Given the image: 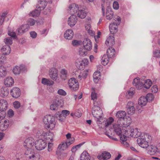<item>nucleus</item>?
<instances>
[{"label": "nucleus", "mask_w": 160, "mask_h": 160, "mask_svg": "<svg viewBox=\"0 0 160 160\" xmlns=\"http://www.w3.org/2000/svg\"><path fill=\"white\" fill-rule=\"evenodd\" d=\"M113 8L116 10H117L119 8V4L117 1H115L114 2L113 4Z\"/></svg>", "instance_id": "680f3d73"}, {"label": "nucleus", "mask_w": 160, "mask_h": 160, "mask_svg": "<svg viewBox=\"0 0 160 160\" xmlns=\"http://www.w3.org/2000/svg\"><path fill=\"white\" fill-rule=\"evenodd\" d=\"M69 111L67 110H63L61 112L62 116L65 118L66 116L69 114Z\"/></svg>", "instance_id": "864d4df0"}, {"label": "nucleus", "mask_w": 160, "mask_h": 160, "mask_svg": "<svg viewBox=\"0 0 160 160\" xmlns=\"http://www.w3.org/2000/svg\"><path fill=\"white\" fill-rule=\"evenodd\" d=\"M79 10V7L78 5L72 3L68 7V12L71 15H74Z\"/></svg>", "instance_id": "1a4fd4ad"}, {"label": "nucleus", "mask_w": 160, "mask_h": 160, "mask_svg": "<svg viewBox=\"0 0 160 160\" xmlns=\"http://www.w3.org/2000/svg\"><path fill=\"white\" fill-rule=\"evenodd\" d=\"M126 111L127 113L129 115L133 114L135 112V104L132 102H129L126 105Z\"/></svg>", "instance_id": "6e6552de"}, {"label": "nucleus", "mask_w": 160, "mask_h": 160, "mask_svg": "<svg viewBox=\"0 0 160 160\" xmlns=\"http://www.w3.org/2000/svg\"><path fill=\"white\" fill-rule=\"evenodd\" d=\"M35 140L32 137H29L27 138L25 141L23 146L26 148L34 149V145L35 144Z\"/></svg>", "instance_id": "0eeeda50"}, {"label": "nucleus", "mask_w": 160, "mask_h": 160, "mask_svg": "<svg viewBox=\"0 0 160 160\" xmlns=\"http://www.w3.org/2000/svg\"><path fill=\"white\" fill-rule=\"evenodd\" d=\"M86 15V13L82 10H79L78 12L77 16L78 17L81 19L84 18Z\"/></svg>", "instance_id": "c9c22d12"}, {"label": "nucleus", "mask_w": 160, "mask_h": 160, "mask_svg": "<svg viewBox=\"0 0 160 160\" xmlns=\"http://www.w3.org/2000/svg\"><path fill=\"white\" fill-rule=\"evenodd\" d=\"M88 61L86 59L81 60L80 61L78 62L77 60L76 62V66L77 67L81 70H83L86 65L87 64Z\"/></svg>", "instance_id": "2eb2a0df"}, {"label": "nucleus", "mask_w": 160, "mask_h": 160, "mask_svg": "<svg viewBox=\"0 0 160 160\" xmlns=\"http://www.w3.org/2000/svg\"><path fill=\"white\" fill-rule=\"evenodd\" d=\"M93 78L94 79L99 80L101 79L100 72L99 71H96L93 74Z\"/></svg>", "instance_id": "ea45409f"}, {"label": "nucleus", "mask_w": 160, "mask_h": 160, "mask_svg": "<svg viewBox=\"0 0 160 160\" xmlns=\"http://www.w3.org/2000/svg\"><path fill=\"white\" fill-rule=\"evenodd\" d=\"M42 83L44 85H52L54 82L53 81H42Z\"/></svg>", "instance_id": "8fccbe9b"}, {"label": "nucleus", "mask_w": 160, "mask_h": 160, "mask_svg": "<svg viewBox=\"0 0 160 160\" xmlns=\"http://www.w3.org/2000/svg\"><path fill=\"white\" fill-rule=\"evenodd\" d=\"M10 93L13 98H17L20 95V90L18 88H13L11 90Z\"/></svg>", "instance_id": "f8f14e48"}, {"label": "nucleus", "mask_w": 160, "mask_h": 160, "mask_svg": "<svg viewBox=\"0 0 160 160\" xmlns=\"http://www.w3.org/2000/svg\"><path fill=\"white\" fill-rule=\"evenodd\" d=\"M30 28L28 24H24L18 28L16 30V33L18 35L28 31Z\"/></svg>", "instance_id": "9d476101"}, {"label": "nucleus", "mask_w": 160, "mask_h": 160, "mask_svg": "<svg viewBox=\"0 0 160 160\" xmlns=\"http://www.w3.org/2000/svg\"><path fill=\"white\" fill-rule=\"evenodd\" d=\"M58 93L59 94L62 96H65L66 95V92L62 89H59L58 91Z\"/></svg>", "instance_id": "6e6d98bb"}, {"label": "nucleus", "mask_w": 160, "mask_h": 160, "mask_svg": "<svg viewBox=\"0 0 160 160\" xmlns=\"http://www.w3.org/2000/svg\"><path fill=\"white\" fill-rule=\"evenodd\" d=\"M111 155L108 152L103 151L102 152L101 155L98 156V158L100 160H106L109 159L111 158Z\"/></svg>", "instance_id": "a211bd4d"}, {"label": "nucleus", "mask_w": 160, "mask_h": 160, "mask_svg": "<svg viewBox=\"0 0 160 160\" xmlns=\"http://www.w3.org/2000/svg\"><path fill=\"white\" fill-rule=\"evenodd\" d=\"M149 150L148 151L149 152V153L151 155H153L154 154L156 151H157V148L155 147H153L152 148V147H149Z\"/></svg>", "instance_id": "3c124183"}, {"label": "nucleus", "mask_w": 160, "mask_h": 160, "mask_svg": "<svg viewBox=\"0 0 160 160\" xmlns=\"http://www.w3.org/2000/svg\"><path fill=\"white\" fill-rule=\"evenodd\" d=\"M124 134L128 136H129L128 134H129L130 136L134 138H138L140 137V136L142 135L141 133L138 131L137 128H132L129 130H126Z\"/></svg>", "instance_id": "39448f33"}, {"label": "nucleus", "mask_w": 160, "mask_h": 160, "mask_svg": "<svg viewBox=\"0 0 160 160\" xmlns=\"http://www.w3.org/2000/svg\"><path fill=\"white\" fill-rule=\"evenodd\" d=\"M74 138H72L71 139H68L66 142L68 146H69L70 145L73 143L74 142Z\"/></svg>", "instance_id": "13d9d810"}, {"label": "nucleus", "mask_w": 160, "mask_h": 160, "mask_svg": "<svg viewBox=\"0 0 160 160\" xmlns=\"http://www.w3.org/2000/svg\"><path fill=\"white\" fill-rule=\"evenodd\" d=\"M132 122L131 119L129 117H126L124 118L118 120V124L121 127L126 128L129 126Z\"/></svg>", "instance_id": "20e7f679"}, {"label": "nucleus", "mask_w": 160, "mask_h": 160, "mask_svg": "<svg viewBox=\"0 0 160 160\" xmlns=\"http://www.w3.org/2000/svg\"><path fill=\"white\" fill-rule=\"evenodd\" d=\"M121 127L118 124H114L113 125V127L114 132L116 133L117 134L118 136L121 135L122 133V131L121 130V128H120Z\"/></svg>", "instance_id": "c756f323"}, {"label": "nucleus", "mask_w": 160, "mask_h": 160, "mask_svg": "<svg viewBox=\"0 0 160 160\" xmlns=\"http://www.w3.org/2000/svg\"><path fill=\"white\" fill-rule=\"evenodd\" d=\"M137 139V142L139 146L143 148H147L148 146V142H150L152 138L148 133L143 134Z\"/></svg>", "instance_id": "f257e3e1"}, {"label": "nucleus", "mask_w": 160, "mask_h": 160, "mask_svg": "<svg viewBox=\"0 0 160 160\" xmlns=\"http://www.w3.org/2000/svg\"><path fill=\"white\" fill-rule=\"evenodd\" d=\"M83 45L84 48L88 51H90L92 48V43L90 39L88 38H85L83 42Z\"/></svg>", "instance_id": "9b49d317"}, {"label": "nucleus", "mask_w": 160, "mask_h": 160, "mask_svg": "<svg viewBox=\"0 0 160 160\" xmlns=\"http://www.w3.org/2000/svg\"><path fill=\"white\" fill-rule=\"evenodd\" d=\"M26 148L27 149L25 151L24 154L26 157L28 158L29 160H31L35 154L34 152L32 150V149Z\"/></svg>", "instance_id": "f3484780"}, {"label": "nucleus", "mask_w": 160, "mask_h": 160, "mask_svg": "<svg viewBox=\"0 0 160 160\" xmlns=\"http://www.w3.org/2000/svg\"><path fill=\"white\" fill-rule=\"evenodd\" d=\"M90 156L87 152H83L80 156V160H90Z\"/></svg>", "instance_id": "473e14b6"}, {"label": "nucleus", "mask_w": 160, "mask_h": 160, "mask_svg": "<svg viewBox=\"0 0 160 160\" xmlns=\"http://www.w3.org/2000/svg\"><path fill=\"white\" fill-rule=\"evenodd\" d=\"M114 119L112 117H110L109 118V119L107 120L106 122L105 123V126L106 127H107L110 125H111V123L113 122Z\"/></svg>", "instance_id": "49530a36"}, {"label": "nucleus", "mask_w": 160, "mask_h": 160, "mask_svg": "<svg viewBox=\"0 0 160 160\" xmlns=\"http://www.w3.org/2000/svg\"><path fill=\"white\" fill-rule=\"evenodd\" d=\"M28 24H28L29 26H33L35 23V21L32 18H29L28 20L27 21Z\"/></svg>", "instance_id": "5fc2aeb1"}, {"label": "nucleus", "mask_w": 160, "mask_h": 160, "mask_svg": "<svg viewBox=\"0 0 160 160\" xmlns=\"http://www.w3.org/2000/svg\"><path fill=\"white\" fill-rule=\"evenodd\" d=\"M144 84V87L147 89L149 88L152 84V81H145Z\"/></svg>", "instance_id": "37998d69"}, {"label": "nucleus", "mask_w": 160, "mask_h": 160, "mask_svg": "<svg viewBox=\"0 0 160 160\" xmlns=\"http://www.w3.org/2000/svg\"><path fill=\"white\" fill-rule=\"evenodd\" d=\"M116 20H114V21L113 23H115L117 25H119L121 22V19L118 16L117 18H116Z\"/></svg>", "instance_id": "bf43d9fd"}, {"label": "nucleus", "mask_w": 160, "mask_h": 160, "mask_svg": "<svg viewBox=\"0 0 160 160\" xmlns=\"http://www.w3.org/2000/svg\"><path fill=\"white\" fill-rule=\"evenodd\" d=\"M14 83V81H4V84L6 87L12 86Z\"/></svg>", "instance_id": "a19ab883"}, {"label": "nucleus", "mask_w": 160, "mask_h": 160, "mask_svg": "<svg viewBox=\"0 0 160 160\" xmlns=\"http://www.w3.org/2000/svg\"><path fill=\"white\" fill-rule=\"evenodd\" d=\"M88 74V71H83L82 73H80V74L78 75V79H80L81 80L85 79L87 75Z\"/></svg>", "instance_id": "f704fd0d"}, {"label": "nucleus", "mask_w": 160, "mask_h": 160, "mask_svg": "<svg viewBox=\"0 0 160 160\" xmlns=\"http://www.w3.org/2000/svg\"><path fill=\"white\" fill-rule=\"evenodd\" d=\"M3 54L0 55V62H4L6 59V57Z\"/></svg>", "instance_id": "774afa93"}, {"label": "nucleus", "mask_w": 160, "mask_h": 160, "mask_svg": "<svg viewBox=\"0 0 160 160\" xmlns=\"http://www.w3.org/2000/svg\"><path fill=\"white\" fill-rule=\"evenodd\" d=\"M153 56L154 57L159 58L160 57V50H155L153 52Z\"/></svg>", "instance_id": "4d7b16f0"}, {"label": "nucleus", "mask_w": 160, "mask_h": 160, "mask_svg": "<svg viewBox=\"0 0 160 160\" xmlns=\"http://www.w3.org/2000/svg\"><path fill=\"white\" fill-rule=\"evenodd\" d=\"M63 101L62 98L60 96H57L54 99L53 103L56 104L58 106L59 105H62Z\"/></svg>", "instance_id": "c85d7f7f"}, {"label": "nucleus", "mask_w": 160, "mask_h": 160, "mask_svg": "<svg viewBox=\"0 0 160 160\" xmlns=\"http://www.w3.org/2000/svg\"><path fill=\"white\" fill-rule=\"evenodd\" d=\"M114 13L111 8L108 7L106 12V18L107 19L110 20L112 18Z\"/></svg>", "instance_id": "4be33fe9"}, {"label": "nucleus", "mask_w": 160, "mask_h": 160, "mask_svg": "<svg viewBox=\"0 0 160 160\" xmlns=\"http://www.w3.org/2000/svg\"><path fill=\"white\" fill-rule=\"evenodd\" d=\"M1 51L4 55H8L11 52V48L10 46L6 45L3 47L1 49Z\"/></svg>", "instance_id": "b1692460"}, {"label": "nucleus", "mask_w": 160, "mask_h": 160, "mask_svg": "<svg viewBox=\"0 0 160 160\" xmlns=\"http://www.w3.org/2000/svg\"><path fill=\"white\" fill-rule=\"evenodd\" d=\"M68 84L69 88L73 91H76L78 89V81H68Z\"/></svg>", "instance_id": "ddd939ff"}, {"label": "nucleus", "mask_w": 160, "mask_h": 160, "mask_svg": "<svg viewBox=\"0 0 160 160\" xmlns=\"http://www.w3.org/2000/svg\"><path fill=\"white\" fill-rule=\"evenodd\" d=\"M110 58H111L107 55H104L102 58V63L103 65H106L109 62Z\"/></svg>", "instance_id": "72a5a7b5"}, {"label": "nucleus", "mask_w": 160, "mask_h": 160, "mask_svg": "<svg viewBox=\"0 0 160 160\" xmlns=\"http://www.w3.org/2000/svg\"><path fill=\"white\" fill-rule=\"evenodd\" d=\"M115 50L112 47L109 48L107 50V55L111 58L113 57L115 55Z\"/></svg>", "instance_id": "7c9ffc66"}, {"label": "nucleus", "mask_w": 160, "mask_h": 160, "mask_svg": "<svg viewBox=\"0 0 160 160\" xmlns=\"http://www.w3.org/2000/svg\"><path fill=\"white\" fill-rule=\"evenodd\" d=\"M134 88H131L127 92L128 94L130 96H132L134 94L135 92H134Z\"/></svg>", "instance_id": "052dcab7"}, {"label": "nucleus", "mask_w": 160, "mask_h": 160, "mask_svg": "<svg viewBox=\"0 0 160 160\" xmlns=\"http://www.w3.org/2000/svg\"><path fill=\"white\" fill-rule=\"evenodd\" d=\"M40 2L38 8L40 9L41 10H43L46 7L47 4V2L45 0H42L40 1Z\"/></svg>", "instance_id": "e433bc0d"}, {"label": "nucleus", "mask_w": 160, "mask_h": 160, "mask_svg": "<svg viewBox=\"0 0 160 160\" xmlns=\"http://www.w3.org/2000/svg\"><path fill=\"white\" fill-rule=\"evenodd\" d=\"M8 108V103L6 100H0V111H5Z\"/></svg>", "instance_id": "aec40b11"}, {"label": "nucleus", "mask_w": 160, "mask_h": 160, "mask_svg": "<svg viewBox=\"0 0 160 160\" xmlns=\"http://www.w3.org/2000/svg\"><path fill=\"white\" fill-rule=\"evenodd\" d=\"M4 42L6 45H11L12 43V38L11 37H8L6 38L4 40Z\"/></svg>", "instance_id": "a18cd8bd"}, {"label": "nucleus", "mask_w": 160, "mask_h": 160, "mask_svg": "<svg viewBox=\"0 0 160 160\" xmlns=\"http://www.w3.org/2000/svg\"><path fill=\"white\" fill-rule=\"evenodd\" d=\"M6 74V70L5 68L2 66H0V76L1 77H3Z\"/></svg>", "instance_id": "4c0bfd02"}, {"label": "nucleus", "mask_w": 160, "mask_h": 160, "mask_svg": "<svg viewBox=\"0 0 160 160\" xmlns=\"http://www.w3.org/2000/svg\"><path fill=\"white\" fill-rule=\"evenodd\" d=\"M61 78L63 80H66L68 79V71L64 68L62 69L60 72Z\"/></svg>", "instance_id": "cd10ccee"}, {"label": "nucleus", "mask_w": 160, "mask_h": 160, "mask_svg": "<svg viewBox=\"0 0 160 160\" xmlns=\"http://www.w3.org/2000/svg\"><path fill=\"white\" fill-rule=\"evenodd\" d=\"M77 21V18L76 16L71 15L68 18V23L71 27H72L76 24Z\"/></svg>", "instance_id": "dca6fc26"}, {"label": "nucleus", "mask_w": 160, "mask_h": 160, "mask_svg": "<svg viewBox=\"0 0 160 160\" xmlns=\"http://www.w3.org/2000/svg\"><path fill=\"white\" fill-rule=\"evenodd\" d=\"M40 12L39 10L36 9L33 11L31 12L30 15L32 17H38L40 15Z\"/></svg>", "instance_id": "79ce46f5"}, {"label": "nucleus", "mask_w": 160, "mask_h": 160, "mask_svg": "<svg viewBox=\"0 0 160 160\" xmlns=\"http://www.w3.org/2000/svg\"><path fill=\"white\" fill-rule=\"evenodd\" d=\"M58 70L56 68H52L49 72V76L52 79L57 80L58 78Z\"/></svg>", "instance_id": "4468645a"}, {"label": "nucleus", "mask_w": 160, "mask_h": 160, "mask_svg": "<svg viewBox=\"0 0 160 160\" xmlns=\"http://www.w3.org/2000/svg\"><path fill=\"white\" fill-rule=\"evenodd\" d=\"M13 72L15 74H19L20 72V69L19 66H17L14 68L13 70Z\"/></svg>", "instance_id": "c03bdc74"}, {"label": "nucleus", "mask_w": 160, "mask_h": 160, "mask_svg": "<svg viewBox=\"0 0 160 160\" xmlns=\"http://www.w3.org/2000/svg\"><path fill=\"white\" fill-rule=\"evenodd\" d=\"M151 90L152 92L153 93H156L158 92V89L157 85H154L152 87Z\"/></svg>", "instance_id": "69168bd1"}, {"label": "nucleus", "mask_w": 160, "mask_h": 160, "mask_svg": "<svg viewBox=\"0 0 160 160\" xmlns=\"http://www.w3.org/2000/svg\"><path fill=\"white\" fill-rule=\"evenodd\" d=\"M50 108L53 110H57L58 109V106L55 104L53 103L50 106Z\"/></svg>", "instance_id": "0e129e2a"}, {"label": "nucleus", "mask_w": 160, "mask_h": 160, "mask_svg": "<svg viewBox=\"0 0 160 160\" xmlns=\"http://www.w3.org/2000/svg\"><path fill=\"white\" fill-rule=\"evenodd\" d=\"M147 102V97L144 96H142L139 98L138 101V103L141 107H142L146 105Z\"/></svg>", "instance_id": "a878e982"}, {"label": "nucleus", "mask_w": 160, "mask_h": 160, "mask_svg": "<svg viewBox=\"0 0 160 160\" xmlns=\"http://www.w3.org/2000/svg\"><path fill=\"white\" fill-rule=\"evenodd\" d=\"M9 93L8 89L7 87H2L0 91V96L4 98L7 97Z\"/></svg>", "instance_id": "412c9836"}, {"label": "nucleus", "mask_w": 160, "mask_h": 160, "mask_svg": "<svg viewBox=\"0 0 160 160\" xmlns=\"http://www.w3.org/2000/svg\"><path fill=\"white\" fill-rule=\"evenodd\" d=\"M92 90H93V91L91 93V99L92 100H94L97 99V93L95 92V88H92Z\"/></svg>", "instance_id": "09e8293b"}, {"label": "nucleus", "mask_w": 160, "mask_h": 160, "mask_svg": "<svg viewBox=\"0 0 160 160\" xmlns=\"http://www.w3.org/2000/svg\"><path fill=\"white\" fill-rule=\"evenodd\" d=\"M13 105L15 108L18 109L20 106V103L18 101H15L13 103Z\"/></svg>", "instance_id": "e2e57ef3"}, {"label": "nucleus", "mask_w": 160, "mask_h": 160, "mask_svg": "<svg viewBox=\"0 0 160 160\" xmlns=\"http://www.w3.org/2000/svg\"><path fill=\"white\" fill-rule=\"evenodd\" d=\"M47 146V143L45 141L42 139L37 140L35 143V147L38 150H41L44 149Z\"/></svg>", "instance_id": "423d86ee"}, {"label": "nucleus", "mask_w": 160, "mask_h": 160, "mask_svg": "<svg viewBox=\"0 0 160 160\" xmlns=\"http://www.w3.org/2000/svg\"><path fill=\"white\" fill-rule=\"evenodd\" d=\"M128 137L125 134L121 135L120 137L121 143L123 144L126 147H128L129 146L128 143L127 142Z\"/></svg>", "instance_id": "393cba45"}, {"label": "nucleus", "mask_w": 160, "mask_h": 160, "mask_svg": "<svg viewBox=\"0 0 160 160\" xmlns=\"http://www.w3.org/2000/svg\"><path fill=\"white\" fill-rule=\"evenodd\" d=\"M21 72H25L27 71V68L24 65H21L19 66Z\"/></svg>", "instance_id": "338daca9"}, {"label": "nucleus", "mask_w": 160, "mask_h": 160, "mask_svg": "<svg viewBox=\"0 0 160 160\" xmlns=\"http://www.w3.org/2000/svg\"><path fill=\"white\" fill-rule=\"evenodd\" d=\"M86 49L82 48H80L79 49V54L81 56H84L87 54Z\"/></svg>", "instance_id": "58836bf2"}, {"label": "nucleus", "mask_w": 160, "mask_h": 160, "mask_svg": "<svg viewBox=\"0 0 160 160\" xmlns=\"http://www.w3.org/2000/svg\"><path fill=\"white\" fill-rule=\"evenodd\" d=\"M92 114L94 117L99 119L102 118L103 112L98 106L94 105L92 108Z\"/></svg>", "instance_id": "7ed1b4c3"}, {"label": "nucleus", "mask_w": 160, "mask_h": 160, "mask_svg": "<svg viewBox=\"0 0 160 160\" xmlns=\"http://www.w3.org/2000/svg\"><path fill=\"white\" fill-rule=\"evenodd\" d=\"M109 30L111 33L114 34L118 31V25L115 23H111L109 25Z\"/></svg>", "instance_id": "5701e85b"}, {"label": "nucleus", "mask_w": 160, "mask_h": 160, "mask_svg": "<svg viewBox=\"0 0 160 160\" xmlns=\"http://www.w3.org/2000/svg\"><path fill=\"white\" fill-rule=\"evenodd\" d=\"M126 112L124 111H119L116 113V117L118 118V120L124 118L126 116Z\"/></svg>", "instance_id": "2f4dec72"}, {"label": "nucleus", "mask_w": 160, "mask_h": 160, "mask_svg": "<svg viewBox=\"0 0 160 160\" xmlns=\"http://www.w3.org/2000/svg\"><path fill=\"white\" fill-rule=\"evenodd\" d=\"M43 122L47 128L52 130L55 127V118L51 115H47L45 116L43 119Z\"/></svg>", "instance_id": "f03ea898"}, {"label": "nucleus", "mask_w": 160, "mask_h": 160, "mask_svg": "<svg viewBox=\"0 0 160 160\" xmlns=\"http://www.w3.org/2000/svg\"><path fill=\"white\" fill-rule=\"evenodd\" d=\"M106 42H107L108 44H109V43H112V44L113 42L114 43V37L113 36H110L106 40Z\"/></svg>", "instance_id": "603ef678"}, {"label": "nucleus", "mask_w": 160, "mask_h": 160, "mask_svg": "<svg viewBox=\"0 0 160 160\" xmlns=\"http://www.w3.org/2000/svg\"><path fill=\"white\" fill-rule=\"evenodd\" d=\"M73 36V32L72 29H68L64 33V38L70 40L72 39Z\"/></svg>", "instance_id": "6ab92c4d"}, {"label": "nucleus", "mask_w": 160, "mask_h": 160, "mask_svg": "<svg viewBox=\"0 0 160 160\" xmlns=\"http://www.w3.org/2000/svg\"><path fill=\"white\" fill-rule=\"evenodd\" d=\"M145 97H147V101L149 102L152 101L154 98L153 95L151 93H149L147 94L146 96Z\"/></svg>", "instance_id": "de8ad7c7"}, {"label": "nucleus", "mask_w": 160, "mask_h": 160, "mask_svg": "<svg viewBox=\"0 0 160 160\" xmlns=\"http://www.w3.org/2000/svg\"><path fill=\"white\" fill-rule=\"evenodd\" d=\"M132 84L138 89H141L144 87L143 83L141 81H133Z\"/></svg>", "instance_id": "bb28decb"}]
</instances>
